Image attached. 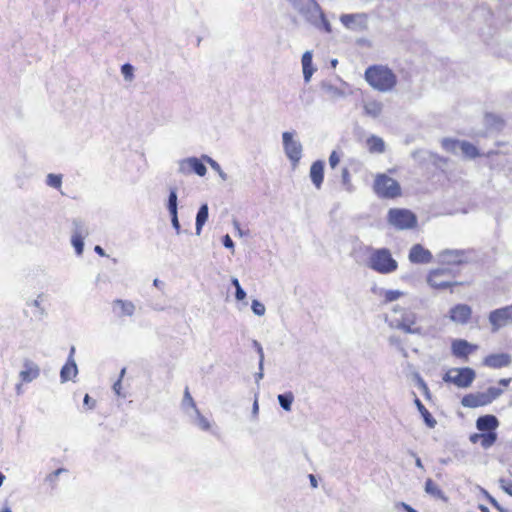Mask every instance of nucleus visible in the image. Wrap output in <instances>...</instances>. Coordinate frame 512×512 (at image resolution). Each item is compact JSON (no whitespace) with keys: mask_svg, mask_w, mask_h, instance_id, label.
<instances>
[{"mask_svg":"<svg viewBox=\"0 0 512 512\" xmlns=\"http://www.w3.org/2000/svg\"><path fill=\"white\" fill-rule=\"evenodd\" d=\"M287 1L308 23L318 29H324L327 33L331 32V25L316 0Z\"/></svg>","mask_w":512,"mask_h":512,"instance_id":"nucleus-1","label":"nucleus"},{"mask_svg":"<svg viewBox=\"0 0 512 512\" xmlns=\"http://www.w3.org/2000/svg\"><path fill=\"white\" fill-rule=\"evenodd\" d=\"M365 80L379 92H390L397 84V76L387 66L373 65L366 69Z\"/></svg>","mask_w":512,"mask_h":512,"instance_id":"nucleus-2","label":"nucleus"},{"mask_svg":"<svg viewBox=\"0 0 512 512\" xmlns=\"http://www.w3.org/2000/svg\"><path fill=\"white\" fill-rule=\"evenodd\" d=\"M390 327L404 331L408 334L422 335L423 329L417 325V316L399 305H395L387 316Z\"/></svg>","mask_w":512,"mask_h":512,"instance_id":"nucleus-3","label":"nucleus"},{"mask_svg":"<svg viewBox=\"0 0 512 512\" xmlns=\"http://www.w3.org/2000/svg\"><path fill=\"white\" fill-rule=\"evenodd\" d=\"M368 266L381 274H390L397 270L398 263L386 248L374 250L369 258Z\"/></svg>","mask_w":512,"mask_h":512,"instance_id":"nucleus-4","label":"nucleus"},{"mask_svg":"<svg viewBox=\"0 0 512 512\" xmlns=\"http://www.w3.org/2000/svg\"><path fill=\"white\" fill-rule=\"evenodd\" d=\"M373 190L381 198L393 199L401 195L400 184L386 174L375 176Z\"/></svg>","mask_w":512,"mask_h":512,"instance_id":"nucleus-5","label":"nucleus"},{"mask_svg":"<svg viewBox=\"0 0 512 512\" xmlns=\"http://www.w3.org/2000/svg\"><path fill=\"white\" fill-rule=\"evenodd\" d=\"M388 223L397 230H407L415 228L417 225L416 215L403 208H391L387 214Z\"/></svg>","mask_w":512,"mask_h":512,"instance_id":"nucleus-6","label":"nucleus"},{"mask_svg":"<svg viewBox=\"0 0 512 512\" xmlns=\"http://www.w3.org/2000/svg\"><path fill=\"white\" fill-rule=\"evenodd\" d=\"M282 145L286 157L295 168L302 158L303 146L297 139L296 131H285L282 133Z\"/></svg>","mask_w":512,"mask_h":512,"instance_id":"nucleus-7","label":"nucleus"},{"mask_svg":"<svg viewBox=\"0 0 512 512\" xmlns=\"http://www.w3.org/2000/svg\"><path fill=\"white\" fill-rule=\"evenodd\" d=\"M476 377V373L469 367L451 368L443 376V380L447 383H453L459 388L469 387Z\"/></svg>","mask_w":512,"mask_h":512,"instance_id":"nucleus-8","label":"nucleus"},{"mask_svg":"<svg viewBox=\"0 0 512 512\" xmlns=\"http://www.w3.org/2000/svg\"><path fill=\"white\" fill-rule=\"evenodd\" d=\"M453 273L447 268H438L429 272L427 283L434 289H446L458 285V282H452Z\"/></svg>","mask_w":512,"mask_h":512,"instance_id":"nucleus-9","label":"nucleus"},{"mask_svg":"<svg viewBox=\"0 0 512 512\" xmlns=\"http://www.w3.org/2000/svg\"><path fill=\"white\" fill-rule=\"evenodd\" d=\"M489 322L492 326V331H498L500 328L505 327L512 323V305L493 310L489 314Z\"/></svg>","mask_w":512,"mask_h":512,"instance_id":"nucleus-10","label":"nucleus"},{"mask_svg":"<svg viewBox=\"0 0 512 512\" xmlns=\"http://www.w3.org/2000/svg\"><path fill=\"white\" fill-rule=\"evenodd\" d=\"M178 172L183 175L196 173L198 176H205L207 169L206 166L196 157H188L178 162Z\"/></svg>","mask_w":512,"mask_h":512,"instance_id":"nucleus-11","label":"nucleus"},{"mask_svg":"<svg viewBox=\"0 0 512 512\" xmlns=\"http://www.w3.org/2000/svg\"><path fill=\"white\" fill-rule=\"evenodd\" d=\"M367 15L365 13L343 14L340 16L341 23L351 30H363L367 27Z\"/></svg>","mask_w":512,"mask_h":512,"instance_id":"nucleus-12","label":"nucleus"},{"mask_svg":"<svg viewBox=\"0 0 512 512\" xmlns=\"http://www.w3.org/2000/svg\"><path fill=\"white\" fill-rule=\"evenodd\" d=\"M472 315V309L466 304H457L449 311V318L452 322L458 325H465L468 323Z\"/></svg>","mask_w":512,"mask_h":512,"instance_id":"nucleus-13","label":"nucleus"},{"mask_svg":"<svg viewBox=\"0 0 512 512\" xmlns=\"http://www.w3.org/2000/svg\"><path fill=\"white\" fill-rule=\"evenodd\" d=\"M409 261L414 264H427L432 261V253L421 244L411 247L408 255Z\"/></svg>","mask_w":512,"mask_h":512,"instance_id":"nucleus-14","label":"nucleus"},{"mask_svg":"<svg viewBox=\"0 0 512 512\" xmlns=\"http://www.w3.org/2000/svg\"><path fill=\"white\" fill-rule=\"evenodd\" d=\"M40 375V367L32 360L23 361V369L19 372V378L23 383H30Z\"/></svg>","mask_w":512,"mask_h":512,"instance_id":"nucleus-15","label":"nucleus"},{"mask_svg":"<svg viewBox=\"0 0 512 512\" xmlns=\"http://www.w3.org/2000/svg\"><path fill=\"white\" fill-rule=\"evenodd\" d=\"M512 358L511 355L508 353H497V354H491L484 358L483 365L499 369L502 367H507L511 364Z\"/></svg>","mask_w":512,"mask_h":512,"instance_id":"nucleus-16","label":"nucleus"},{"mask_svg":"<svg viewBox=\"0 0 512 512\" xmlns=\"http://www.w3.org/2000/svg\"><path fill=\"white\" fill-rule=\"evenodd\" d=\"M478 348L477 345L471 344L464 339H456L451 344V350L454 356L459 358H467L469 354Z\"/></svg>","mask_w":512,"mask_h":512,"instance_id":"nucleus-17","label":"nucleus"},{"mask_svg":"<svg viewBox=\"0 0 512 512\" xmlns=\"http://www.w3.org/2000/svg\"><path fill=\"white\" fill-rule=\"evenodd\" d=\"M461 404L464 407L476 408L489 404V399L487 398L486 392H478L464 396L461 400Z\"/></svg>","mask_w":512,"mask_h":512,"instance_id":"nucleus-18","label":"nucleus"},{"mask_svg":"<svg viewBox=\"0 0 512 512\" xmlns=\"http://www.w3.org/2000/svg\"><path fill=\"white\" fill-rule=\"evenodd\" d=\"M310 179L317 189H320L324 179V162L321 160L312 163L309 172Z\"/></svg>","mask_w":512,"mask_h":512,"instance_id":"nucleus-19","label":"nucleus"},{"mask_svg":"<svg viewBox=\"0 0 512 512\" xmlns=\"http://www.w3.org/2000/svg\"><path fill=\"white\" fill-rule=\"evenodd\" d=\"M320 87H321L323 94L329 100L335 101V100L344 98L346 96V93L344 90H342L339 87L334 86L330 82L323 81L321 83Z\"/></svg>","mask_w":512,"mask_h":512,"instance_id":"nucleus-20","label":"nucleus"},{"mask_svg":"<svg viewBox=\"0 0 512 512\" xmlns=\"http://www.w3.org/2000/svg\"><path fill=\"white\" fill-rule=\"evenodd\" d=\"M499 426V421L494 415L481 416L476 421V427L479 431L494 432Z\"/></svg>","mask_w":512,"mask_h":512,"instance_id":"nucleus-21","label":"nucleus"},{"mask_svg":"<svg viewBox=\"0 0 512 512\" xmlns=\"http://www.w3.org/2000/svg\"><path fill=\"white\" fill-rule=\"evenodd\" d=\"M78 374V368L74 358L67 359L66 364L62 367L60 371L61 382H67L73 380Z\"/></svg>","mask_w":512,"mask_h":512,"instance_id":"nucleus-22","label":"nucleus"},{"mask_svg":"<svg viewBox=\"0 0 512 512\" xmlns=\"http://www.w3.org/2000/svg\"><path fill=\"white\" fill-rule=\"evenodd\" d=\"M114 311L119 309V316L131 317L135 312V305L131 301L116 299L112 303Z\"/></svg>","mask_w":512,"mask_h":512,"instance_id":"nucleus-23","label":"nucleus"},{"mask_svg":"<svg viewBox=\"0 0 512 512\" xmlns=\"http://www.w3.org/2000/svg\"><path fill=\"white\" fill-rule=\"evenodd\" d=\"M438 261L441 264H459L461 263V253L457 250H445L438 254Z\"/></svg>","mask_w":512,"mask_h":512,"instance_id":"nucleus-24","label":"nucleus"},{"mask_svg":"<svg viewBox=\"0 0 512 512\" xmlns=\"http://www.w3.org/2000/svg\"><path fill=\"white\" fill-rule=\"evenodd\" d=\"M302 69H303V77L304 81L308 83L315 71V68L312 65V52L306 51L302 55Z\"/></svg>","mask_w":512,"mask_h":512,"instance_id":"nucleus-25","label":"nucleus"},{"mask_svg":"<svg viewBox=\"0 0 512 512\" xmlns=\"http://www.w3.org/2000/svg\"><path fill=\"white\" fill-rule=\"evenodd\" d=\"M364 113L366 116L377 118L383 110V104L377 100H369L363 104Z\"/></svg>","mask_w":512,"mask_h":512,"instance_id":"nucleus-26","label":"nucleus"},{"mask_svg":"<svg viewBox=\"0 0 512 512\" xmlns=\"http://www.w3.org/2000/svg\"><path fill=\"white\" fill-rule=\"evenodd\" d=\"M424 490L427 494L434 498L440 499L444 502L448 501V497L445 495V493L430 478L426 480Z\"/></svg>","mask_w":512,"mask_h":512,"instance_id":"nucleus-27","label":"nucleus"},{"mask_svg":"<svg viewBox=\"0 0 512 512\" xmlns=\"http://www.w3.org/2000/svg\"><path fill=\"white\" fill-rule=\"evenodd\" d=\"M367 147L370 153H383L385 151V142L382 138L372 135L367 139Z\"/></svg>","mask_w":512,"mask_h":512,"instance_id":"nucleus-28","label":"nucleus"},{"mask_svg":"<svg viewBox=\"0 0 512 512\" xmlns=\"http://www.w3.org/2000/svg\"><path fill=\"white\" fill-rule=\"evenodd\" d=\"M414 403L418 409V411L420 412V414L422 415L423 419H424V422L426 423V425L430 428H434L435 425H436V420L433 418V416L429 413V411L425 408V406L423 405V403L419 400V398H417L415 396V399H414Z\"/></svg>","mask_w":512,"mask_h":512,"instance_id":"nucleus-29","label":"nucleus"},{"mask_svg":"<svg viewBox=\"0 0 512 512\" xmlns=\"http://www.w3.org/2000/svg\"><path fill=\"white\" fill-rule=\"evenodd\" d=\"M208 219V205L203 204L196 215V235H200L202 231V227Z\"/></svg>","mask_w":512,"mask_h":512,"instance_id":"nucleus-30","label":"nucleus"},{"mask_svg":"<svg viewBox=\"0 0 512 512\" xmlns=\"http://www.w3.org/2000/svg\"><path fill=\"white\" fill-rule=\"evenodd\" d=\"M202 159L207 162L210 167L215 171L217 172V174L219 175V177L223 180V181H226L228 176L227 174L222 170L221 166L214 160L212 159L211 157L207 156V155H203L202 156Z\"/></svg>","mask_w":512,"mask_h":512,"instance_id":"nucleus-31","label":"nucleus"},{"mask_svg":"<svg viewBox=\"0 0 512 512\" xmlns=\"http://www.w3.org/2000/svg\"><path fill=\"white\" fill-rule=\"evenodd\" d=\"M277 399H278V402H279L280 406L285 411H290L291 410V406H292V403L294 401V396H293V394L291 392H288V393H285V394H280V395H278Z\"/></svg>","mask_w":512,"mask_h":512,"instance_id":"nucleus-32","label":"nucleus"},{"mask_svg":"<svg viewBox=\"0 0 512 512\" xmlns=\"http://www.w3.org/2000/svg\"><path fill=\"white\" fill-rule=\"evenodd\" d=\"M195 419H194V423L202 430L204 431H208L210 428H211V424L209 422V420L204 417L200 411L195 408Z\"/></svg>","mask_w":512,"mask_h":512,"instance_id":"nucleus-33","label":"nucleus"},{"mask_svg":"<svg viewBox=\"0 0 512 512\" xmlns=\"http://www.w3.org/2000/svg\"><path fill=\"white\" fill-rule=\"evenodd\" d=\"M384 303H390L398 300L405 295V292L401 290H385L382 293Z\"/></svg>","mask_w":512,"mask_h":512,"instance_id":"nucleus-34","label":"nucleus"},{"mask_svg":"<svg viewBox=\"0 0 512 512\" xmlns=\"http://www.w3.org/2000/svg\"><path fill=\"white\" fill-rule=\"evenodd\" d=\"M459 150L469 158H474L478 155L476 147L466 141H461Z\"/></svg>","mask_w":512,"mask_h":512,"instance_id":"nucleus-35","label":"nucleus"},{"mask_svg":"<svg viewBox=\"0 0 512 512\" xmlns=\"http://www.w3.org/2000/svg\"><path fill=\"white\" fill-rule=\"evenodd\" d=\"M461 141L445 138L442 140V147L447 151L451 153H457L459 150Z\"/></svg>","mask_w":512,"mask_h":512,"instance_id":"nucleus-36","label":"nucleus"},{"mask_svg":"<svg viewBox=\"0 0 512 512\" xmlns=\"http://www.w3.org/2000/svg\"><path fill=\"white\" fill-rule=\"evenodd\" d=\"M73 226H74V228H73L72 236L80 235L81 237H85V238L88 236V234H89L88 229L81 220H74Z\"/></svg>","mask_w":512,"mask_h":512,"instance_id":"nucleus-37","label":"nucleus"},{"mask_svg":"<svg viewBox=\"0 0 512 512\" xmlns=\"http://www.w3.org/2000/svg\"><path fill=\"white\" fill-rule=\"evenodd\" d=\"M497 440V434L495 432H488L486 434H482L481 446L484 449L490 448Z\"/></svg>","mask_w":512,"mask_h":512,"instance_id":"nucleus-38","label":"nucleus"},{"mask_svg":"<svg viewBox=\"0 0 512 512\" xmlns=\"http://www.w3.org/2000/svg\"><path fill=\"white\" fill-rule=\"evenodd\" d=\"M167 208H168V211L170 214L177 213V190H176V188H172L170 190Z\"/></svg>","mask_w":512,"mask_h":512,"instance_id":"nucleus-39","label":"nucleus"},{"mask_svg":"<svg viewBox=\"0 0 512 512\" xmlns=\"http://www.w3.org/2000/svg\"><path fill=\"white\" fill-rule=\"evenodd\" d=\"M84 239L85 237L78 236H72L71 243L73 247L75 248V251L77 255H81L83 253L84 249Z\"/></svg>","mask_w":512,"mask_h":512,"instance_id":"nucleus-40","label":"nucleus"},{"mask_svg":"<svg viewBox=\"0 0 512 512\" xmlns=\"http://www.w3.org/2000/svg\"><path fill=\"white\" fill-rule=\"evenodd\" d=\"M62 183V176L59 174H48L46 184L53 188H60Z\"/></svg>","mask_w":512,"mask_h":512,"instance_id":"nucleus-41","label":"nucleus"},{"mask_svg":"<svg viewBox=\"0 0 512 512\" xmlns=\"http://www.w3.org/2000/svg\"><path fill=\"white\" fill-rule=\"evenodd\" d=\"M231 282L233 284V286L235 287L236 289V292H235V297L238 301H242L246 298V292L242 289L240 283H239V280L235 277H233L231 279Z\"/></svg>","mask_w":512,"mask_h":512,"instance_id":"nucleus-42","label":"nucleus"},{"mask_svg":"<svg viewBox=\"0 0 512 512\" xmlns=\"http://www.w3.org/2000/svg\"><path fill=\"white\" fill-rule=\"evenodd\" d=\"M134 68L131 64H124L121 67V73L126 81H132L134 74H133Z\"/></svg>","mask_w":512,"mask_h":512,"instance_id":"nucleus-43","label":"nucleus"},{"mask_svg":"<svg viewBox=\"0 0 512 512\" xmlns=\"http://www.w3.org/2000/svg\"><path fill=\"white\" fill-rule=\"evenodd\" d=\"M252 311L257 316H263L265 314L266 308L264 304H262L258 300H253L251 305Z\"/></svg>","mask_w":512,"mask_h":512,"instance_id":"nucleus-44","label":"nucleus"},{"mask_svg":"<svg viewBox=\"0 0 512 512\" xmlns=\"http://www.w3.org/2000/svg\"><path fill=\"white\" fill-rule=\"evenodd\" d=\"M503 393V390L496 387H489L486 391L487 398L489 399V404L497 399L501 394Z\"/></svg>","mask_w":512,"mask_h":512,"instance_id":"nucleus-45","label":"nucleus"},{"mask_svg":"<svg viewBox=\"0 0 512 512\" xmlns=\"http://www.w3.org/2000/svg\"><path fill=\"white\" fill-rule=\"evenodd\" d=\"M253 346L256 348V351H257V353L259 355V366H260V370H262V367H263V364H264V351H263V348H262L261 344L257 340L253 341Z\"/></svg>","mask_w":512,"mask_h":512,"instance_id":"nucleus-46","label":"nucleus"},{"mask_svg":"<svg viewBox=\"0 0 512 512\" xmlns=\"http://www.w3.org/2000/svg\"><path fill=\"white\" fill-rule=\"evenodd\" d=\"M125 372H126V368H123L120 372V377L119 379L114 383L113 385V390L114 392L118 395V396H121V389H122V378L124 377L125 375Z\"/></svg>","mask_w":512,"mask_h":512,"instance_id":"nucleus-47","label":"nucleus"},{"mask_svg":"<svg viewBox=\"0 0 512 512\" xmlns=\"http://www.w3.org/2000/svg\"><path fill=\"white\" fill-rule=\"evenodd\" d=\"M501 488L510 496H512V482L505 479L499 480Z\"/></svg>","mask_w":512,"mask_h":512,"instance_id":"nucleus-48","label":"nucleus"},{"mask_svg":"<svg viewBox=\"0 0 512 512\" xmlns=\"http://www.w3.org/2000/svg\"><path fill=\"white\" fill-rule=\"evenodd\" d=\"M340 162L339 155L333 151L329 156V164L331 168H335Z\"/></svg>","mask_w":512,"mask_h":512,"instance_id":"nucleus-49","label":"nucleus"},{"mask_svg":"<svg viewBox=\"0 0 512 512\" xmlns=\"http://www.w3.org/2000/svg\"><path fill=\"white\" fill-rule=\"evenodd\" d=\"M170 215H171L172 226L175 228L176 233L180 234V223H179V220H178L177 213H171Z\"/></svg>","mask_w":512,"mask_h":512,"instance_id":"nucleus-50","label":"nucleus"},{"mask_svg":"<svg viewBox=\"0 0 512 512\" xmlns=\"http://www.w3.org/2000/svg\"><path fill=\"white\" fill-rule=\"evenodd\" d=\"M223 245L228 248V249H231L232 252H234V243L232 241V239L230 238L229 235H225L223 237Z\"/></svg>","mask_w":512,"mask_h":512,"instance_id":"nucleus-51","label":"nucleus"},{"mask_svg":"<svg viewBox=\"0 0 512 512\" xmlns=\"http://www.w3.org/2000/svg\"><path fill=\"white\" fill-rule=\"evenodd\" d=\"M184 401L185 402H188V404L195 410L196 405H195V402L193 400V398L191 397L190 393L188 392V390L185 391V394H184Z\"/></svg>","mask_w":512,"mask_h":512,"instance_id":"nucleus-52","label":"nucleus"},{"mask_svg":"<svg viewBox=\"0 0 512 512\" xmlns=\"http://www.w3.org/2000/svg\"><path fill=\"white\" fill-rule=\"evenodd\" d=\"M485 495L487 496L488 500L490 501V503L496 507L499 511L503 512V508L500 507V505L498 504V502L496 501L495 498H493L491 495H489L486 491H485Z\"/></svg>","mask_w":512,"mask_h":512,"instance_id":"nucleus-53","label":"nucleus"},{"mask_svg":"<svg viewBox=\"0 0 512 512\" xmlns=\"http://www.w3.org/2000/svg\"><path fill=\"white\" fill-rule=\"evenodd\" d=\"M415 379H416V383H417V386L419 387V389H421V390H422V388L426 389L427 384L419 374L415 375Z\"/></svg>","mask_w":512,"mask_h":512,"instance_id":"nucleus-54","label":"nucleus"},{"mask_svg":"<svg viewBox=\"0 0 512 512\" xmlns=\"http://www.w3.org/2000/svg\"><path fill=\"white\" fill-rule=\"evenodd\" d=\"M84 404L88 405V407L92 409L95 406V400H93L92 398H90L88 394H86L84 397Z\"/></svg>","mask_w":512,"mask_h":512,"instance_id":"nucleus-55","label":"nucleus"},{"mask_svg":"<svg viewBox=\"0 0 512 512\" xmlns=\"http://www.w3.org/2000/svg\"><path fill=\"white\" fill-rule=\"evenodd\" d=\"M342 180H343L344 184H349L350 175H349V171L347 168H344L342 170Z\"/></svg>","mask_w":512,"mask_h":512,"instance_id":"nucleus-56","label":"nucleus"},{"mask_svg":"<svg viewBox=\"0 0 512 512\" xmlns=\"http://www.w3.org/2000/svg\"><path fill=\"white\" fill-rule=\"evenodd\" d=\"M39 298L40 296L37 299L31 300L30 302H28V305L41 309V301Z\"/></svg>","mask_w":512,"mask_h":512,"instance_id":"nucleus-57","label":"nucleus"},{"mask_svg":"<svg viewBox=\"0 0 512 512\" xmlns=\"http://www.w3.org/2000/svg\"><path fill=\"white\" fill-rule=\"evenodd\" d=\"M481 439H482V434L475 433L470 436V441L472 443H477L478 441H481Z\"/></svg>","mask_w":512,"mask_h":512,"instance_id":"nucleus-58","label":"nucleus"},{"mask_svg":"<svg viewBox=\"0 0 512 512\" xmlns=\"http://www.w3.org/2000/svg\"><path fill=\"white\" fill-rule=\"evenodd\" d=\"M94 251H95L98 255H100V256H102V257L106 256L105 251H104V250H103V248H102L101 246H99V245H96V246H95Z\"/></svg>","mask_w":512,"mask_h":512,"instance_id":"nucleus-59","label":"nucleus"},{"mask_svg":"<svg viewBox=\"0 0 512 512\" xmlns=\"http://www.w3.org/2000/svg\"><path fill=\"white\" fill-rule=\"evenodd\" d=\"M511 380H512L511 378H507V379H506V378H503V379H500V380H499V384H500V385H502V386H504V387H506V386H508V385H509V383L511 382Z\"/></svg>","mask_w":512,"mask_h":512,"instance_id":"nucleus-60","label":"nucleus"},{"mask_svg":"<svg viewBox=\"0 0 512 512\" xmlns=\"http://www.w3.org/2000/svg\"><path fill=\"white\" fill-rule=\"evenodd\" d=\"M258 410H259V406H258V401L257 399L254 401L253 403V407H252V413L253 415H257L258 414Z\"/></svg>","mask_w":512,"mask_h":512,"instance_id":"nucleus-61","label":"nucleus"},{"mask_svg":"<svg viewBox=\"0 0 512 512\" xmlns=\"http://www.w3.org/2000/svg\"><path fill=\"white\" fill-rule=\"evenodd\" d=\"M309 479H310L311 486L316 488L317 487V480H316L315 476L310 474L309 475Z\"/></svg>","mask_w":512,"mask_h":512,"instance_id":"nucleus-62","label":"nucleus"},{"mask_svg":"<svg viewBox=\"0 0 512 512\" xmlns=\"http://www.w3.org/2000/svg\"><path fill=\"white\" fill-rule=\"evenodd\" d=\"M402 506L403 508L407 511V512H418L417 510H415L414 508H412L411 506H409L408 504L406 503H402Z\"/></svg>","mask_w":512,"mask_h":512,"instance_id":"nucleus-63","label":"nucleus"},{"mask_svg":"<svg viewBox=\"0 0 512 512\" xmlns=\"http://www.w3.org/2000/svg\"><path fill=\"white\" fill-rule=\"evenodd\" d=\"M22 383H23V382L16 384L15 389H16V393H17V395H21V394L23 393Z\"/></svg>","mask_w":512,"mask_h":512,"instance_id":"nucleus-64","label":"nucleus"}]
</instances>
